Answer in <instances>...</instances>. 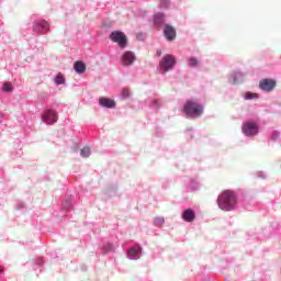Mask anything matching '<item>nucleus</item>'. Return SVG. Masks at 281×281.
<instances>
[{"label": "nucleus", "instance_id": "nucleus-1", "mask_svg": "<svg viewBox=\"0 0 281 281\" xmlns=\"http://www.w3.org/2000/svg\"><path fill=\"white\" fill-rule=\"evenodd\" d=\"M237 201L238 198L236 196V192L232 190H224L217 196V205L223 212H232V210L236 207Z\"/></svg>", "mask_w": 281, "mask_h": 281}, {"label": "nucleus", "instance_id": "nucleus-2", "mask_svg": "<svg viewBox=\"0 0 281 281\" xmlns=\"http://www.w3.org/2000/svg\"><path fill=\"white\" fill-rule=\"evenodd\" d=\"M183 113L188 117H201L203 115V105L196 103V101L188 100L184 103Z\"/></svg>", "mask_w": 281, "mask_h": 281}, {"label": "nucleus", "instance_id": "nucleus-3", "mask_svg": "<svg viewBox=\"0 0 281 281\" xmlns=\"http://www.w3.org/2000/svg\"><path fill=\"white\" fill-rule=\"evenodd\" d=\"M177 65V59L172 55H165L159 63L160 71L162 74H166L167 71H170Z\"/></svg>", "mask_w": 281, "mask_h": 281}, {"label": "nucleus", "instance_id": "nucleus-4", "mask_svg": "<svg viewBox=\"0 0 281 281\" xmlns=\"http://www.w3.org/2000/svg\"><path fill=\"white\" fill-rule=\"evenodd\" d=\"M110 38L113 43H117L120 47L124 48L126 47L128 41L126 40V35L121 31H113L110 34Z\"/></svg>", "mask_w": 281, "mask_h": 281}, {"label": "nucleus", "instance_id": "nucleus-5", "mask_svg": "<svg viewBox=\"0 0 281 281\" xmlns=\"http://www.w3.org/2000/svg\"><path fill=\"white\" fill-rule=\"evenodd\" d=\"M42 122L48 126H52L58 122V114L54 110H47L42 114Z\"/></svg>", "mask_w": 281, "mask_h": 281}, {"label": "nucleus", "instance_id": "nucleus-6", "mask_svg": "<svg viewBox=\"0 0 281 281\" xmlns=\"http://www.w3.org/2000/svg\"><path fill=\"white\" fill-rule=\"evenodd\" d=\"M243 133L246 134L247 137H254L258 135V125L254 122H248L243 125Z\"/></svg>", "mask_w": 281, "mask_h": 281}, {"label": "nucleus", "instance_id": "nucleus-7", "mask_svg": "<svg viewBox=\"0 0 281 281\" xmlns=\"http://www.w3.org/2000/svg\"><path fill=\"white\" fill-rule=\"evenodd\" d=\"M135 60H136L135 53L131 50L125 52L121 57V63L123 67H131V65H133Z\"/></svg>", "mask_w": 281, "mask_h": 281}, {"label": "nucleus", "instance_id": "nucleus-8", "mask_svg": "<svg viewBox=\"0 0 281 281\" xmlns=\"http://www.w3.org/2000/svg\"><path fill=\"white\" fill-rule=\"evenodd\" d=\"M276 79H262L259 82V88L261 89V91L270 92L276 89Z\"/></svg>", "mask_w": 281, "mask_h": 281}, {"label": "nucleus", "instance_id": "nucleus-9", "mask_svg": "<svg viewBox=\"0 0 281 281\" xmlns=\"http://www.w3.org/2000/svg\"><path fill=\"white\" fill-rule=\"evenodd\" d=\"M164 34L167 41H175L177 38V31L168 24L165 26Z\"/></svg>", "mask_w": 281, "mask_h": 281}, {"label": "nucleus", "instance_id": "nucleus-10", "mask_svg": "<svg viewBox=\"0 0 281 281\" xmlns=\"http://www.w3.org/2000/svg\"><path fill=\"white\" fill-rule=\"evenodd\" d=\"M182 218L187 223H192V221H194V218H196V214L194 213V211L192 209H187L182 212Z\"/></svg>", "mask_w": 281, "mask_h": 281}, {"label": "nucleus", "instance_id": "nucleus-11", "mask_svg": "<svg viewBox=\"0 0 281 281\" xmlns=\"http://www.w3.org/2000/svg\"><path fill=\"white\" fill-rule=\"evenodd\" d=\"M99 104L105 109H115V101L109 98H100Z\"/></svg>", "mask_w": 281, "mask_h": 281}, {"label": "nucleus", "instance_id": "nucleus-12", "mask_svg": "<svg viewBox=\"0 0 281 281\" xmlns=\"http://www.w3.org/2000/svg\"><path fill=\"white\" fill-rule=\"evenodd\" d=\"M139 254H142V248H131L127 252L130 260H137L139 258Z\"/></svg>", "mask_w": 281, "mask_h": 281}, {"label": "nucleus", "instance_id": "nucleus-13", "mask_svg": "<svg viewBox=\"0 0 281 281\" xmlns=\"http://www.w3.org/2000/svg\"><path fill=\"white\" fill-rule=\"evenodd\" d=\"M74 69L77 74H85V71H87V66L82 61H77L74 65Z\"/></svg>", "mask_w": 281, "mask_h": 281}, {"label": "nucleus", "instance_id": "nucleus-14", "mask_svg": "<svg viewBox=\"0 0 281 281\" xmlns=\"http://www.w3.org/2000/svg\"><path fill=\"white\" fill-rule=\"evenodd\" d=\"M80 155L81 157H89L91 155V148L89 147H83L81 150H80Z\"/></svg>", "mask_w": 281, "mask_h": 281}, {"label": "nucleus", "instance_id": "nucleus-15", "mask_svg": "<svg viewBox=\"0 0 281 281\" xmlns=\"http://www.w3.org/2000/svg\"><path fill=\"white\" fill-rule=\"evenodd\" d=\"M55 82L56 85H65V77L61 74L57 75L55 78Z\"/></svg>", "mask_w": 281, "mask_h": 281}, {"label": "nucleus", "instance_id": "nucleus-16", "mask_svg": "<svg viewBox=\"0 0 281 281\" xmlns=\"http://www.w3.org/2000/svg\"><path fill=\"white\" fill-rule=\"evenodd\" d=\"M257 98H258V94L254 92H246L245 94L246 100H254V99L257 100Z\"/></svg>", "mask_w": 281, "mask_h": 281}, {"label": "nucleus", "instance_id": "nucleus-17", "mask_svg": "<svg viewBox=\"0 0 281 281\" xmlns=\"http://www.w3.org/2000/svg\"><path fill=\"white\" fill-rule=\"evenodd\" d=\"M2 90H3L4 92H10V91H12V83H10V82H4V83H3V87H2Z\"/></svg>", "mask_w": 281, "mask_h": 281}, {"label": "nucleus", "instance_id": "nucleus-18", "mask_svg": "<svg viewBox=\"0 0 281 281\" xmlns=\"http://www.w3.org/2000/svg\"><path fill=\"white\" fill-rule=\"evenodd\" d=\"M42 32H49V23L41 22Z\"/></svg>", "mask_w": 281, "mask_h": 281}, {"label": "nucleus", "instance_id": "nucleus-19", "mask_svg": "<svg viewBox=\"0 0 281 281\" xmlns=\"http://www.w3.org/2000/svg\"><path fill=\"white\" fill-rule=\"evenodd\" d=\"M196 65H199V60H196L194 57H191L189 59V67H196Z\"/></svg>", "mask_w": 281, "mask_h": 281}, {"label": "nucleus", "instance_id": "nucleus-20", "mask_svg": "<svg viewBox=\"0 0 281 281\" xmlns=\"http://www.w3.org/2000/svg\"><path fill=\"white\" fill-rule=\"evenodd\" d=\"M155 225L161 226L165 223L164 217H156L154 221Z\"/></svg>", "mask_w": 281, "mask_h": 281}, {"label": "nucleus", "instance_id": "nucleus-21", "mask_svg": "<svg viewBox=\"0 0 281 281\" xmlns=\"http://www.w3.org/2000/svg\"><path fill=\"white\" fill-rule=\"evenodd\" d=\"M162 20H164V14L158 13L155 15V23H161Z\"/></svg>", "mask_w": 281, "mask_h": 281}, {"label": "nucleus", "instance_id": "nucleus-22", "mask_svg": "<svg viewBox=\"0 0 281 281\" xmlns=\"http://www.w3.org/2000/svg\"><path fill=\"white\" fill-rule=\"evenodd\" d=\"M122 95H123V98H128L131 95V90L127 88H124L122 90Z\"/></svg>", "mask_w": 281, "mask_h": 281}, {"label": "nucleus", "instance_id": "nucleus-23", "mask_svg": "<svg viewBox=\"0 0 281 281\" xmlns=\"http://www.w3.org/2000/svg\"><path fill=\"white\" fill-rule=\"evenodd\" d=\"M165 3L166 4H164V1L161 2L162 8H168V4L170 3V1L169 0H165Z\"/></svg>", "mask_w": 281, "mask_h": 281}, {"label": "nucleus", "instance_id": "nucleus-24", "mask_svg": "<svg viewBox=\"0 0 281 281\" xmlns=\"http://www.w3.org/2000/svg\"><path fill=\"white\" fill-rule=\"evenodd\" d=\"M157 56H161V50H157Z\"/></svg>", "mask_w": 281, "mask_h": 281}, {"label": "nucleus", "instance_id": "nucleus-25", "mask_svg": "<svg viewBox=\"0 0 281 281\" xmlns=\"http://www.w3.org/2000/svg\"><path fill=\"white\" fill-rule=\"evenodd\" d=\"M0 273H3V267L0 266Z\"/></svg>", "mask_w": 281, "mask_h": 281}]
</instances>
